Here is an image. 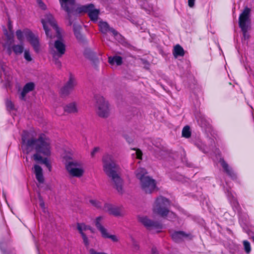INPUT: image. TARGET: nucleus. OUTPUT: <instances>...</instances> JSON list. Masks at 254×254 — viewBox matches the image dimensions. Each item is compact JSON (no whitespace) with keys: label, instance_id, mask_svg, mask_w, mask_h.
Here are the masks:
<instances>
[{"label":"nucleus","instance_id":"13","mask_svg":"<svg viewBox=\"0 0 254 254\" xmlns=\"http://www.w3.org/2000/svg\"><path fill=\"white\" fill-rule=\"evenodd\" d=\"M80 12H87L88 15L93 21H96L98 18L99 10L94 9V5L93 4L83 5L80 8Z\"/></svg>","mask_w":254,"mask_h":254},{"label":"nucleus","instance_id":"27","mask_svg":"<svg viewBox=\"0 0 254 254\" xmlns=\"http://www.w3.org/2000/svg\"><path fill=\"white\" fill-rule=\"evenodd\" d=\"M64 112L67 113H75L77 112V109L75 103H70L64 107Z\"/></svg>","mask_w":254,"mask_h":254},{"label":"nucleus","instance_id":"3","mask_svg":"<svg viewBox=\"0 0 254 254\" xmlns=\"http://www.w3.org/2000/svg\"><path fill=\"white\" fill-rule=\"evenodd\" d=\"M147 174L146 170L143 168H139L135 171L136 177L140 181L142 190L146 193H151L156 188V181Z\"/></svg>","mask_w":254,"mask_h":254},{"label":"nucleus","instance_id":"31","mask_svg":"<svg viewBox=\"0 0 254 254\" xmlns=\"http://www.w3.org/2000/svg\"><path fill=\"white\" fill-rule=\"evenodd\" d=\"M81 230H81V228L79 227L78 232L80 234V235L82 237L84 245L85 246V247H87L89 245V242L87 236L86 235V234L83 232H82Z\"/></svg>","mask_w":254,"mask_h":254},{"label":"nucleus","instance_id":"41","mask_svg":"<svg viewBox=\"0 0 254 254\" xmlns=\"http://www.w3.org/2000/svg\"><path fill=\"white\" fill-rule=\"evenodd\" d=\"M25 50H24V47L22 45H17V54H22Z\"/></svg>","mask_w":254,"mask_h":254},{"label":"nucleus","instance_id":"43","mask_svg":"<svg viewBox=\"0 0 254 254\" xmlns=\"http://www.w3.org/2000/svg\"><path fill=\"white\" fill-rule=\"evenodd\" d=\"M90 254H104L105 253L97 252L93 249H91L89 251Z\"/></svg>","mask_w":254,"mask_h":254},{"label":"nucleus","instance_id":"26","mask_svg":"<svg viewBox=\"0 0 254 254\" xmlns=\"http://www.w3.org/2000/svg\"><path fill=\"white\" fill-rule=\"evenodd\" d=\"M108 62L111 65L116 64L117 65H121L123 64V58L119 56L109 57L108 58Z\"/></svg>","mask_w":254,"mask_h":254},{"label":"nucleus","instance_id":"20","mask_svg":"<svg viewBox=\"0 0 254 254\" xmlns=\"http://www.w3.org/2000/svg\"><path fill=\"white\" fill-rule=\"evenodd\" d=\"M220 163L224 172L233 179H236V174L234 173L232 169L229 166L226 162L224 159H221Z\"/></svg>","mask_w":254,"mask_h":254},{"label":"nucleus","instance_id":"6","mask_svg":"<svg viewBox=\"0 0 254 254\" xmlns=\"http://www.w3.org/2000/svg\"><path fill=\"white\" fill-rule=\"evenodd\" d=\"M95 99L96 100L95 106L97 115L101 118H107L110 114L108 102L103 96L100 95L96 96Z\"/></svg>","mask_w":254,"mask_h":254},{"label":"nucleus","instance_id":"34","mask_svg":"<svg viewBox=\"0 0 254 254\" xmlns=\"http://www.w3.org/2000/svg\"><path fill=\"white\" fill-rule=\"evenodd\" d=\"M23 57L24 59L28 62H30L32 61V58L29 49H25L24 50Z\"/></svg>","mask_w":254,"mask_h":254},{"label":"nucleus","instance_id":"10","mask_svg":"<svg viewBox=\"0 0 254 254\" xmlns=\"http://www.w3.org/2000/svg\"><path fill=\"white\" fill-rule=\"evenodd\" d=\"M61 8L67 14L69 25H71L72 22L71 20V14L74 9L75 0H59Z\"/></svg>","mask_w":254,"mask_h":254},{"label":"nucleus","instance_id":"51","mask_svg":"<svg viewBox=\"0 0 254 254\" xmlns=\"http://www.w3.org/2000/svg\"><path fill=\"white\" fill-rule=\"evenodd\" d=\"M252 239H253V241L254 242V237H252Z\"/></svg>","mask_w":254,"mask_h":254},{"label":"nucleus","instance_id":"11","mask_svg":"<svg viewBox=\"0 0 254 254\" xmlns=\"http://www.w3.org/2000/svg\"><path fill=\"white\" fill-rule=\"evenodd\" d=\"M76 82L74 77L70 74L68 80L64 85L61 89L60 94L62 97H65L69 95L73 90Z\"/></svg>","mask_w":254,"mask_h":254},{"label":"nucleus","instance_id":"9","mask_svg":"<svg viewBox=\"0 0 254 254\" xmlns=\"http://www.w3.org/2000/svg\"><path fill=\"white\" fill-rule=\"evenodd\" d=\"M26 38L33 48L34 52L38 54L41 51V45L39 36L31 31H26Z\"/></svg>","mask_w":254,"mask_h":254},{"label":"nucleus","instance_id":"28","mask_svg":"<svg viewBox=\"0 0 254 254\" xmlns=\"http://www.w3.org/2000/svg\"><path fill=\"white\" fill-rule=\"evenodd\" d=\"M79 227H80L81 229L82 232L86 230H90L92 233H94V230L90 226L87 225L84 223H77V229L78 231Z\"/></svg>","mask_w":254,"mask_h":254},{"label":"nucleus","instance_id":"14","mask_svg":"<svg viewBox=\"0 0 254 254\" xmlns=\"http://www.w3.org/2000/svg\"><path fill=\"white\" fill-rule=\"evenodd\" d=\"M138 220L148 229L153 228L161 229L163 228L161 223L158 221L151 220L146 216L139 217Z\"/></svg>","mask_w":254,"mask_h":254},{"label":"nucleus","instance_id":"4","mask_svg":"<svg viewBox=\"0 0 254 254\" xmlns=\"http://www.w3.org/2000/svg\"><path fill=\"white\" fill-rule=\"evenodd\" d=\"M170 201L168 199L163 197H157L153 206V212L154 214L162 217H166L169 212V207Z\"/></svg>","mask_w":254,"mask_h":254},{"label":"nucleus","instance_id":"46","mask_svg":"<svg viewBox=\"0 0 254 254\" xmlns=\"http://www.w3.org/2000/svg\"><path fill=\"white\" fill-rule=\"evenodd\" d=\"M126 140L129 143L132 142V139L129 137H126Z\"/></svg>","mask_w":254,"mask_h":254},{"label":"nucleus","instance_id":"36","mask_svg":"<svg viewBox=\"0 0 254 254\" xmlns=\"http://www.w3.org/2000/svg\"><path fill=\"white\" fill-rule=\"evenodd\" d=\"M244 249L247 254H249L251 251L250 243L247 240L243 241Z\"/></svg>","mask_w":254,"mask_h":254},{"label":"nucleus","instance_id":"42","mask_svg":"<svg viewBox=\"0 0 254 254\" xmlns=\"http://www.w3.org/2000/svg\"><path fill=\"white\" fill-rule=\"evenodd\" d=\"M100 150V148L98 147H94L91 153V156L92 157H94L95 154L98 152Z\"/></svg>","mask_w":254,"mask_h":254},{"label":"nucleus","instance_id":"1","mask_svg":"<svg viewBox=\"0 0 254 254\" xmlns=\"http://www.w3.org/2000/svg\"><path fill=\"white\" fill-rule=\"evenodd\" d=\"M34 131H24L22 137V143L25 144L28 152L34 153L32 159L44 164L51 172L52 166L47 158L51 155L50 140L44 133L39 134L37 138L34 136Z\"/></svg>","mask_w":254,"mask_h":254},{"label":"nucleus","instance_id":"30","mask_svg":"<svg viewBox=\"0 0 254 254\" xmlns=\"http://www.w3.org/2000/svg\"><path fill=\"white\" fill-rule=\"evenodd\" d=\"M182 136L187 138H189L191 136V131L190 127L189 126H186L184 127L182 130Z\"/></svg>","mask_w":254,"mask_h":254},{"label":"nucleus","instance_id":"15","mask_svg":"<svg viewBox=\"0 0 254 254\" xmlns=\"http://www.w3.org/2000/svg\"><path fill=\"white\" fill-rule=\"evenodd\" d=\"M98 26L99 31L103 34H106L108 32H110L115 37L119 35V32L113 27H111L107 22L100 21Z\"/></svg>","mask_w":254,"mask_h":254},{"label":"nucleus","instance_id":"5","mask_svg":"<svg viewBox=\"0 0 254 254\" xmlns=\"http://www.w3.org/2000/svg\"><path fill=\"white\" fill-rule=\"evenodd\" d=\"M3 33L5 41L4 46L7 48V53L9 55H11L12 51L16 53V46L14 43V32L10 21L8 23L7 29L5 28H3Z\"/></svg>","mask_w":254,"mask_h":254},{"label":"nucleus","instance_id":"35","mask_svg":"<svg viewBox=\"0 0 254 254\" xmlns=\"http://www.w3.org/2000/svg\"><path fill=\"white\" fill-rule=\"evenodd\" d=\"M249 27L240 28L243 33V36L244 40L249 39L250 35L248 33Z\"/></svg>","mask_w":254,"mask_h":254},{"label":"nucleus","instance_id":"40","mask_svg":"<svg viewBox=\"0 0 254 254\" xmlns=\"http://www.w3.org/2000/svg\"><path fill=\"white\" fill-rule=\"evenodd\" d=\"M53 58L54 61V64L58 68H60L62 66V63L61 61L58 58H57L56 57Z\"/></svg>","mask_w":254,"mask_h":254},{"label":"nucleus","instance_id":"47","mask_svg":"<svg viewBox=\"0 0 254 254\" xmlns=\"http://www.w3.org/2000/svg\"><path fill=\"white\" fill-rule=\"evenodd\" d=\"M236 207V208L238 210L240 208V205L238 202H236V205H235Z\"/></svg>","mask_w":254,"mask_h":254},{"label":"nucleus","instance_id":"19","mask_svg":"<svg viewBox=\"0 0 254 254\" xmlns=\"http://www.w3.org/2000/svg\"><path fill=\"white\" fill-rule=\"evenodd\" d=\"M54 47L57 51V53H54L53 58L58 57L61 58L65 52V46L64 44L61 40H58L55 42Z\"/></svg>","mask_w":254,"mask_h":254},{"label":"nucleus","instance_id":"32","mask_svg":"<svg viewBox=\"0 0 254 254\" xmlns=\"http://www.w3.org/2000/svg\"><path fill=\"white\" fill-rule=\"evenodd\" d=\"M5 104L6 109L9 112H11L15 110L14 104L10 99H7Z\"/></svg>","mask_w":254,"mask_h":254},{"label":"nucleus","instance_id":"17","mask_svg":"<svg viewBox=\"0 0 254 254\" xmlns=\"http://www.w3.org/2000/svg\"><path fill=\"white\" fill-rule=\"evenodd\" d=\"M35 88V84L33 82L26 83L23 87L19 96V98L23 101L26 100V95Z\"/></svg>","mask_w":254,"mask_h":254},{"label":"nucleus","instance_id":"45","mask_svg":"<svg viewBox=\"0 0 254 254\" xmlns=\"http://www.w3.org/2000/svg\"><path fill=\"white\" fill-rule=\"evenodd\" d=\"M152 254H158L156 248L152 249Z\"/></svg>","mask_w":254,"mask_h":254},{"label":"nucleus","instance_id":"44","mask_svg":"<svg viewBox=\"0 0 254 254\" xmlns=\"http://www.w3.org/2000/svg\"><path fill=\"white\" fill-rule=\"evenodd\" d=\"M195 0H188V5L190 7H192L194 5Z\"/></svg>","mask_w":254,"mask_h":254},{"label":"nucleus","instance_id":"29","mask_svg":"<svg viewBox=\"0 0 254 254\" xmlns=\"http://www.w3.org/2000/svg\"><path fill=\"white\" fill-rule=\"evenodd\" d=\"M31 31L29 29H24L23 31L20 30H17V39H18L19 41H22L24 37L26 38V31Z\"/></svg>","mask_w":254,"mask_h":254},{"label":"nucleus","instance_id":"21","mask_svg":"<svg viewBox=\"0 0 254 254\" xmlns=\"http://www.w3.org/2000/svg\"><path fill=\"white\" fill-rule=\"evenodd\" d=\"M34 168V172L37 181L39 183L43 184L44 182V178L43 176L42 168L38 165H35Z\"/></svg>","mask_w":254,"mask_h":254},{"label":"nucleus","instance_id":"23","mask_svg":"<svg viewBox=\"0 0 254 254\" xmlns=\"http://www.w3.org/2000/svg\"><path fill=\"white\" fill-rule=\"evenodd\" d=\"M73 30L76 38L79 41H82L83 36L81 33V26L79 24L75 23L73 25Z\"/></svg>","mask_w":254,"mask_h":254},{"label":"nucleus","instance_id":"8","mask_svg":"<svg viewBox=\"0 0 254 254\" xmlns=\"http://www.w3.org/2000/svg\"><path fill=\"white\" fill-rule=\"evenodd\" d=\"M41 22L47 37L52 38V35L50 34V30L46 25L47 22L51 26H52L56 30L57 32L59 34V28L54 16L52 14L50 13L46 14L45 16V19H42Z\"/></svg>","mask_w":254,"mask_h":254},{"label":"nucleus","instance_id":"7","mask_svg":"<svg viewBox=\"0 0 254 254\" xmlns=\"http://www.w3.org/2000/svg\"><path fill=\"white\" fill-rule=\"evenodd\" d=\"M65 168L68 174L72 177L80 178L82 176L84 173L80 163L77 161L67 162L65 164Z\"/></svg>","mask_w":254,"mask_h":254},{"label":"nucleus","instance_id":"38","mask_svg":"<svg viewBox=\"0 0 254 254\" xmlns=\"http://www.w3.org/2000/svg\"><path fill=\"white\" fill-rule=\"evenodd\" d=\"M36 1L39 5V6L43 10H45L47 8V6L43 2L42 0H36Z\"/></svg>","mask_w":254,"mask_h":254},{"label":"nucleus","instance_id":"25","mask_svg":"<svg viewBox=\"0 0 254 254\" xmlns=\"http://www.w3.org/2000/svg\"><path fill=\"white\" fill-rule=\"evenodd\" d=\"M103 219V217L102 216H98L96 218L94 221L96 227L101 232V235H102L107 230L101 224V221Z\"/></svg>","mask_w":254,"mask_h":254},{"label":"nucleus","instance_id":"16","mask_svg":"<svg viewBox=\"0 0 254 254\" xmlns=\"http://www.w3.org/2000/svg\"><path fill=\"white\" fill-rule=\"evenodd\" d=\"M171 238L176 242L180 243L182 242L185 238H191V235L190 233L187 234L183 231H175L171 234Z\"/></svg>","mask_w":254,"mask_h":254},{"label":"nucleus","instance_id":"2","mask_svg":"<svg viewBox=\"0 0 254 254\" xmlns=\"http://www.w3.org/2000/svg\"><path fill=\"white\" fill-rule=\"evenodd\" d=\"M103 170L106 175L111 178L114 182V188L121 194L123 192V180L116 172V164L112 155L105 154L102 157Z\"/></svg>","mask_w":254,"mask_h":254},{"label":"nucleus","instance_id":"18","mask_svg":"<svg viewBox=\"0 0 254 254\" xmlns=\"http://www.w3.org/2000/svg\"><path fill=\"white\" fill-rule=\"evenodd\" d=\"M103 210L108 212L110 215L115 216H119L121 215V211L119 207L115 206L110 203H105Z\"/></svg>","mask_w":254,"mask_h":254},{"label":"nucleus","instance_id":"22","mask_svg":"<svg viewBox=\"0 0 254 254\" xmlns=\"http://www.w3.org/2000/svg\"><path fill=\"white\" fill-rule=\"evenodd\" d=\"M84 55L85 58L92 61L95 64L98 63L99 61L97 57V54L90 49H86L85 50Z\"/></svg>","mask_w":254,"mask_h":254},{"label":"nucleus","instance_id":"37","mask_svg":"<svg viewBox=\"0 0 254 254\" xmlns=\"http://www.w3.org/2000/svg\"><path fill=\"white\" fill-rule=\"evenodd\" d=\"M89 202L93 206L98 209H101L102 208L101 202L97 200L91 199Z\"/></svg>","mask_w":254,"mask_h":254},{"label":"nucleus","instance_id":"48","mask_svg":"<svg viewBox=\"0 0 254 254\" xmlns=\"http://www.w3.org/2000/svg\"><path fill=\"white\" fill-rule=\"evenodd\" d=\"M40 205L42 208H44L45 206V204L44 201L42 200V201L40 202Z\"/></svg>","mask_w":254,"mask_h":254},{"label":"nucleus","instance_id":"49","mask_svg":"<svg viewBox=\"0 0 254 254\" xmlns=\"http://www.w3.org/2000/svg\"><path fill=\"white\" fill-rule=\"evenodd\" d=\"M0 69H1V70H3V72H4L5 69H4V67L3 65H2V64H0Z\"/></svg>","mask_w":254,"mask_h":254},{"label":"nucleus","instance_id":"24","mask_svg":"<svg viewBox=\"0 0 254 254\" xmlns=\"http://www.w3.org/2000/svg\"><path fill=\"white\" fill-rule=\"evenodd\" d=\"M173 55L175 58L179 57H183L185 55V51L181 45L177 44L174 47Z\"/></svg>","mask_w":254,"mask_h":254},{"label":"nucleus","instance_id":"39","mask_svg":"<svg viewBox=\"0 0 254 254\" xmlns=\"http://www.w3.org/2000/svg\"><path fill=\"white\" fill-rule=\"evenodd\" d=\"M133 150L136 151V158L138 159H142V152L141 150L139 149H136L133 148Z\"/></svg>","mask_w":254,"mask_h":254},{"label":"nucleus","instance_id":"33","mask_svg":"<svg viewBox=\"0 0 254 254\" xmlns=\"http://www.w3.org/2000/svg\"><path fill=\"white\" fill-rule=\"evenodd\" d=\"M102 236L104 238H110L113 242H117L118 241V239L117 238L116 235H110L108 233L107 230L102 235Z\"/></svg>","mask_w":254,"mask_h":254},{"label":"nucleus","instance_id":"12","mask_svg":"<svg viewBox=\"0 0 254 254\" xmlns=\"http://www.w3.org/2000/svg\"><path fill=\"white\" fill-rule=\"evenodd\" d=\"M251 9L246 7L239 17V26L240 28L250 27Z\"/></svg>","mask_w":254,"mask_h":254},{"label":"nucleus","instance_id":"50","mask_svg":"<svg viewBox=\"0 0 254 254\" xmlns=\"http://www.w3.org/2000/svg\"><path fill=\"white\" fill-rule=\"evenodd\" d=\"M3 254H10L9 252H7L6 250L3 251Z\"/></svg>","mask_w":254,"mask_h":254}]
</instances>
